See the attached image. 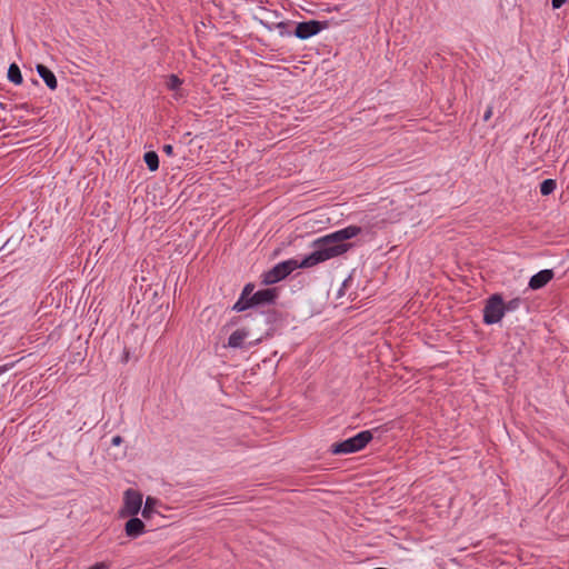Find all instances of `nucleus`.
Here are the masks:
<instances>
[{"label": "nucleus", "instance_id": "obj_1", "mask_svg": "<svg viewBox=\"0 0 569 569\" xmlns=\"http://www.w3.org/2000/svg\"><path fill=\"white\" fill-rule=\"evenodd\" d=\"M361 232V227L349 224L315 239L310 244L312 249L310 253L306 254L300 261L291 258L276 263L271 269L260 274V283L262 286H273L284 280L297 269L312 268L330 259L346 254L355 247V243L349 240L359 236Z\"/></svg>", "mask_w": 569, "mask_h": 569}, {"label": "nucleus", "instance_id": "obj_2", "mask_svg": "<svg viewBox=\"0 0 569 569\" xmlns=\"http://www.w3.org/2000/svg\"><path fill=\"white\" fill-rule=\"evenodd\" d=\"M244 319L254 328H260L258 336L261 341L273 337L286 325L284 313L274 308L247 313Z\"/></svg>", "mask_w": 569, "mask_h": 569}, {"label": "nucleus", "instance_id": "obj_3", "mask_svg": "<svg viewBox=\"0 0 569 569\" xmlns=\"http://www.w3.org/2000/svg\"><path fill=\"white\" fill-rule=\"evenodd\" d=\"M373 439V430H362L357 435L330 446V453L336 456L350 455L361 451Z\"/></svg>", "mask_w": 569, "mask_h": 569}, {"label": "nucleus", "instance_id": "obj_4", "mask_svg": "<svg viewBox=\"0 0 569 569\" xmlns=\"http://www.w3.org/2000/svg\"><path fill=\"white\" fill-rule=\"evenodd\" d=\"M259 331L260 328H254L252 323L242 326L241 328H238L229 336L224 347L244 350L254 348L262 342L261 338H259L258 336Z\"/></svg>", "mask_w": 569, "mask_h": 569}, {"label": "nucleus", "instance_id": "obj_5", "mask_svg": "<svg viewBox=\"0 0 569 569\" xmlns=\"http://www.w3.org/2000/svg\"><path fill=\"white\" fill-rule=\"evenodd\" d=\"M264 287L266 288L258 289L256 293L250 297L249 302L243 308V312L247 310L258 311L261 308L270 307L277 303L280 297V289L277 287Z\"/></svg>", "mask_w": 569, "mask_h": 569}, {"label": "nucleus", "instance_id": "obj_6", "mask_svg": "<svg viewBox=\"0 0 569 569\" xmlns=\"http://www.w3.org/2000/svg\"><path fill=\"white\" fill-rule=\"evenodd\" d=\"M482 321L487 326L496 325L500 322L505 315L503 311V297L501 293L496 292L490 295L485 300Z\"/></svg>", "mask_w": 569, "mask_h": 569}, {"label": "nucleus", "instance_id": "obj_7", "mask_svg": "<svg viewBox=\"0 0 569 569\" xmlns=\"http://www.w3.org/2000/svg\"><path fill=\"white\" fill-rule=\"evenodd\" d=\"M329 28L328 20H307L296 23L293 36L300 40L310 39Z\"/></svg>", "mask_w": 569, "mask_h": 569}, {"label": "nucleus", "instance_id": "obj_8", "mask_svg": "<svg viewBox=\"0 0 569 569\" xmlns=\"http://www.w3.org/2000/svg\"><path fill=\"white\" fill-rule=\"evenodd\" d=\"M143 502L142 493L129 488L123 493V507L120 510V515L124 516H137L141 510Z\"/></svg>", "mask_w": 569, "mask_h": 569}, {"label": "nucleus", "instance_id": "obj_9", "mask_svg": "<svg viewBox=\"0 0 569 569\" xmlns=\"http://www.w3.org/2000/svg\"><path fill=\"white\" fill-rule=\"evenodd\" d=\"M555 277L552 269H543L531 276L528 282V288L531 290H539L546 287Z\"/></svg>", "mask_w": 569, "mask_h": 569}, {"label": "nucleus", "instance_id": "obj_10", "mask_svg": "<svg viewBox=\"0 0 569 569\" xmlns=\"http://www.w3.org/2000/svg\"><path fill=\"white\" fill-rule=\"evenodd\" d=\"M256 284L253 282H248L243 286L239 298L231 307V310L234 312H243V308L249 302L250 297L256 293Z\"/></svg>", "mask_w": 569, "mask_h": 569}, {"label": "nucleus", "instance_id": "obj_11", "mask_svg": "<svg viewBox=\"0 0 569 569\" xmlns=\"http://www.w3.org/2000/svg\"><path fill=\"white\" fill-rule=\"evenodd\" d=\"M124 532L129 538L136 539L146 532V525L137 516H130L124 525Z\"/></svg>", "mask_w": 569, "mask_h": 569}, {"label": "nucleus", "instance_id": "obj_12", "mask_svg": "<svg viewBox=\"0 0 569 569\" xmlns=\"http://www.w3.org/2000/svg\"><path fill=\"white\" fill-rule=\"evenodd\" d=\"M36 70L38 72L39 77L43 80V82L50 90L57 89L58 80H57L56 74L53 73V71L50 68H48L47 66H44L42 63H38L36 66Z\"/></svg>", "mask_w": 569, "mask_h": 569}, {"label": "nucleus", "instance_id": "obj_13", "mask_svg": "<svg viewBox=\"0 0 569 569\" xmlns=\"http://www.w3.org/2000/svg\"><path fill=\"white\" fill-rule=\"evenodd\" d=\"M7 78L16 86H20L23 82L21 70L16 62L9 64Z\"/></svg>", "mask_w": 569, "mask_h": 569}, {"label": "nucleus", "instance_id": "obj_14", "mask_svg": "<svg viewBox=\"0 0 569 569\" xmlns=\"http://www.w3.org/2000/svg\"><path fill=\"white\" fill-rule=\"evenodd\" d=\"M159 503V500L154 497L148 496L146 498L143 508L141 510L142 517L144 519H151L153 513H156V507Z\"/></svg>", "mask_w": 569, "mask_h": 569}, {"label": "nucleus", "instance_id": "obj_15", "mask_svg": "<svg viewBox=\"0 0 569 569\" xmlns=\"http://www.w3.org/2000/svg\"><path fill=\"white\" fill-rule=\"evenodd\" d=\"M143 161L149 171L154 172L159 169V156L156 151L144 152Z\"/></svg>", "mask_w": 569, "mask_h": 569}, {"label": "nucleus", "instance_id": "obj_16", "mask_svg": "<svg viewBox=\"0 0 569 569\" xmlns=\"http://www.w3.org/2000/svg\"><path fill=\"white\" fill-rule=\"evenodd\" d=\"M557 182L555 179H545L539 184V190L542 196H550L555 192Z\"/></svg>", "mask_w": 569, "mask_h": 569}, {"label": "nucleus", "instance_id": "obj_17", "mask_svg": "<svg viewBox=\"0 0 569 569\" xmlns=\"http://www.w3.org/2000/svg\"><path fill=\"white\" fill-rule=\"evenodd\" d=\"M525 303V300L520 297H516L509 301H505L503 300V311H505V315L507 312H512V311H516L517 309L520 308V306Z\"/></svg>", "mask_w": 569, "mask_h": 569}, {"label": "nucleus", "instance_id": "obj_18", "mask_svg": "<svg viewBox=\"0 0 569 569\" xmlns=\"http://www.w3.org/2000/svg\"><path fill=\"white\" fill-rule=\"evenodd\" d=\"M182 82L183 81L177 74L171 73L168 77L167 88L171 91H177L180 89Z\"/></svg>", "mask_w": 569, "mask_h": 569}, {"label": "nucleus", "instance_id": "obj_19", "mask_svg": "<svg viewBox=\"0 0 569 569\" xmlns=\"http://www.w3.org/2000/svg\"><path fill=\"white\" fill-rule=\"evenodd\" d=\"M291 24V21H280L276 22L274 28L279 30V34L281 37H290L293 36V31L287 30V28Z\"/></svg>", "mask_w": 569, "mask_h": 569}, {"label": "nucleus", "instance_id": "obj_20", "mask_svg": "<svg viewBox=\"0 0 569 569\" xmlns=\"http://www.w3.org/2000/svg\"><path fill=\"white\" fill-rule=\"evenodd\" d=\"M242 320H246V319H244V316H237V317H232V318L227 322V325L224 326V328H229V327L237 326V325H239Z\"/></svg>", "mask_w": 569, "mask_h": 569}, {"label": "nucleus", "instance_id": "obj_21", "mask_svg": "<svg viewBox=\"0 0 569 569\" xmlns=\"http://www.w3.org/2000/svg\"><path fill=\"white\" fill-rule=\"evenodd\" d=\"M123 442V438L119 435H116L111 439V446L118 447Z\"/></svg>", "mask_w": 569, "mask_h": 569}, {"label": "nucleus", "instance_id": "obj_22", "mask_svg": "<svg viewBox=\"0 0 569 569\" xmlns=\"http://www.w3.org/2000/svg\"><path fill=\"white\" fill-rule=\"evenodd\" d=\"M88 569H110V566L107 562H96L93 566Z\"/></svg>", "mask_w": 569, "mask_h": 569}, {"label": "nucleus", "instance_id": "obj_23", "mask_svg": "<svg viewBox=\"0 0 569 569\" xmlns=\"http://www.w3.org/2000/svg\"><path fill=\"white\" fill-rule=\"evenodd\" d=\"M162 151L169 157H172L174 154L172 144H164L162 147Z\"/></svg>", "mask_w": 569, "mask_h": 569}, {"label": "nucleus", "instance_id": "obj_24", "mask_svg": "<svg viewBox=\"0 0 569 569\" xmlns=\"http://www.w3.org/2000/svg\"><path fill=\"white\" fill-rule=\"evenodd\" d=\"M568 0H551V6L553 9L561 8Z\"/></svg>", "mask_w": 569, "mask_h": 569}, {"label": "nucleus", "instance_id": "obj_25", "mask_svg": "<svg viewBox=\"0 0 569 569\" xmlns=\"http://www.w3.org/2000/svg\"><path fill=\"white\" fill-rule=\"evenodd\" d=\"M492 106H488L487 110L483 113L482 120L488 121L492 116Z\"/></svg>", "mask_w": 569, "mask_h": 569}, {"label": "nucleus", "instance_id": "obj_26", "mask_svg": "<svg viewBox=\"0 0 569 569\" xmlns=\"http://www.w3.org/2000/svg\"><path fill=\"white\" fill-rule=\"evenodd\" d=\"M260 23H261L266 29H268L269 31H272V30H274V29H276V28H274V24H276V23H270V22H268V21H263V20H260Z\"/></svg>", "mask_w": 569, "mask_h": 569}, {"label": "nucleus", "instance_id": "obj_27", "mask_svg": "<svg viewBox=\"0 0 569 569\" xmlns=\"http://www.w3.org/2000/svg\"><path fill=\"white\" fill-rule=\"evenodd\" d=\"M13 366H14V363H13V362L8 363V365L0 366V376H1L2 373L7 372L8 370H10Z\"/></svg>", "mask_w": 569, "mask_h": 569}, {"label": "nucleus", "instance_id": "obj_28", "mask_svg": "<svg viewBox=\"0 0 569 569\" xmlns=\"http://www.w3.org/2000/svg\"><path fill=\"white\" fill-rule=\"evenodd\" d=\"M350 280H351V277H348V278L342 282L341 288L339 289V292H338V295H339V296H342V295H343V292H342V291H343V289L347 287L348 282H349Z\"/></svg>", "mask_w": 569, "mask_h": 569}, {"label": "nucleus", "instance_id": "obj_29", "mask_svg": "<svg viewBox=\"0 0 569 569\" xmlns=\"http://www.w3.org/2000/svg\"><path fill=\"white\" fill-rule=\"evenodd\" d=\"M0 109H1V110H6V109H7V106H6L4 103L0 102Z\"/></svg>", "mask_w": 569, "mask_h": 569}, {"label": "nucleus", "instance_id": "obj_30", "mask_svg": "<svg viewBox=\"0 0 569 569\" xmlns=\"http://www.w3.org/2000/svg\"><path fill=\"white\" fill-rule=\"evenodd\" d=\"M31 82H32V84H36V86L39 84L37 79H32Z\"/></svg>", "mask_w": 569, "mask_h": 569}]
</instances>
